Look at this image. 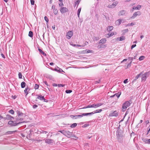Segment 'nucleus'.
<instances>
[{
    "instance_id": "nucleus-1",
    "label": "nucleus",
    "mask_w": 150,
    "mask_h": 150,
    "mask_svg": "<svg viewBox=\"0 0 150 150\" xmlns=\"http://www.w3.org/2000/svg\"><path fill=\"white\" fill-rule=\"evenodd\" d=\"M131 104L130 101H127L123 103L122 105V112L125 111L127 108Z\"/></svg>"
},
{
    "instance_id": "nucleus-2",
    "label": "nucleus",
    "mask_w": 150,
    "mask_h": 150,
    "mask_svg": "<svg viewBox=\"0 0 150 150\" xmlns=\"http://www.w3.org/2000/svg\"><path fill=\"white\" fill-rule=\"evenodd\" d=\"M120 125H119V127L117 128L116 132V135L117 138L118 139H119L120 137H122L123 136V131L121 129H120Z\"/></svg>"
},
{
    "instance_id": "nucleus-3",
    "label": "nucleus",
    "mask_w": 150,
    "mask_h": 150,
    "mask_svg": "<svg viewBox=\"0 0 150 150\" xmlns=\"http://www.w3.org/2000/svg\"><path fill=\"white\" fill-rule=\"evenodd\" d=\"M16 120H15L14 121L11 120L9 121L8 122V124L11 126H16L24 122H16Z\"/></svg>"
},
{
    "instance_id": "nucleus-4",
    "label": "nucleus",
    "mask_w": 150,
    "mask_h": 150,
    "mask_svg": "<svg viewBox=\"0 0 150 150\" xmlns=\"http://www.w3.org/2000/svg\"><path fill=\"white\" fill-rule=\"evenodd\" d=\"M142 81H145L146 79L149 76V72H146L144 73V74H142Z\"/></svg>"
},
{
    "instance_id": "nucleus-5",
    "label": "nucleus",
    "mask_w": 150,
    "mask_h": 150,
    "mask_svg": "<svg viewBox=\"0 0 150 150\" xmlns=\"http://www.w3.org/2000/svg\"><path fill=\"white\" fill-rule=\"evenodd\" d=\"M142 14L141 12L139 11L135 12L133 14V15L131 17V18L132 19H134L135 17H137V16H140Z\"/></svg>"
},
{
    "instance_id": "nucleus-6",
    "label": "nucleus",
    "mask_w": 150,
    "mask_h": 150,
    "mask_svg": "<svg viewBox=\"0 0 150 150\" xmlns=\"http://www.w3.org/2000/svg\"><path fill=\"white\" fill-rule=\"evenodd\" d=\"M125 36H122L119 38H117L112 40V42H113L115 41L119 40L122 41L125 40Z\"/></svg>"
},
{
    "instance_id": "nucleus-7",
    "label": "nucleus",
    "mask_w": 150,
    "mask_h": 150,
    "mask_svg": "<svg viewBox=\"0 0 150 150\" xmlns=\"http://www.w3.org/2000/svg\"><path fill=\"white\" fill-rule=\"evenodd\" d=\"M68 138H70L73 136V132H71L67 130H65L64 135Z\"/></svg>"
},
{
    "instance_id": "nucleus-8",
    "label": "nucleus",
    "mask_w": 150,
    "mask_h": 150,
    "mask_svg": "<svg viewBox=\"0 0 150 150\" xmlns=\"http://www.w3.org/2000/svg\"><path fill=\"white\" fill-rule=\"evenodd\" d=\"M73 33L72 31H69L67 33V38L68 39H70L71 37L73 36Z\"/></svg>"
},
{
    "instance_id": "nucleus-9",
    "label": "nucleus",
    "mask_w": 150,
    "mask_h": 150,
    "mask_svg": "<svg viewBox=\"0 0 150 150\" xmlns=\"http://www.w3.org/2000/svg\"><path fill=\"white\" fill-rule=\"evenodd\" d=\"M24 117H21V116L17 115L16 117L15 120L16 122H19V121H22Z\"/></svg>"
},
{
    "instance_id": "nucleus-10",
    "label": "nucleus",
    "mask_w": 150,
    "mask_h": 150,
    "mask_svg": "<svg viewBox=\"0 0 150 150\" xmlns=\"http://www.w3.org/2000/svg\"><path fill=\"white\" fill-rule=\"evenodd\" d=\"M118 115V113L116 110L114 111L113 112L110 113L109 115V117L115 116L117 117Z\"/></svg>"
},
{
    "instance_id": "nucleus-11",
    "label": "nucleus",
    "mask_w": 150,
    "mask_h": 150,
    "mask_svg": "<svg viewBox=\"0 0 150 150\" xmlns=\"http://www.w3.org/2000/svg\"><path fill=\"white\" fill-rule=\"evenodd\" d=\"M60 12L62 13H64L68 11V9L66 7H62L60 9Z\"/></svg>"
},
{
    "instance_id": "nucleus-12",
    "label": "nucleus",
    "mask_w": 150,
    "mask_h": 150,
    "mask_svg": "<svg viewBox=\"0 0 150 150\" xmlns=\"http://www.w3.org/2000/svg\"><path fill=\"white\" fill-rule=\"evenodd\" d=\"M118 2L117 1L114 2L113 4L110 5H109L108 6L109 8H114L118 4Z\"/></svg>"
},
{
    "instance_id": "nucleus-13",
    "label": "nucleus",
    "mask_w": 150,
    "mask_h": 150,
    "mask_svg": "<svg viewBox=\"0 0 150 150\" xmlns=\"http://www.w3.org/2000/svg\"><path fill=\"white\" fill-rule=\"evenodd\" d=\"M127 13L126 11L125 10H122L120 11L118 13L119 16L125 15Z\"/></svg>"
},
{
    "instance_id": "nucleus-14",
    "label": "nucleus",
    "mask_w": 150,
    "mask_h": 150,
    "mask_svg": "<svg viewBox=\"0 0 150 150\" xmlns=\"http://www.w3.org/2000/svg\"><path fill=\"white\" fill-rule=\"evenodd\" d=\"M54 142V140L51 139H48L45 140V142L49 144H52Z\"/></svg>"
},
{
    "instance_id": "nucleus-15",
    "label": "nucleus",
    "mask_w": 150,
    "mask_h": 150,
    "mask_svg": "<svg viewBox=\"0 0 150 150\" xmlns=\"http://www.w3.org/2000/svg\"><path fill=\"white\" fill-rule=\"evenodd\" d=\"M106 42V39L105 38H103L100 40L99 42V44H103L105 43Z\"/></svg>"
},
{
    "instance_id": "nucleus-16",
    "label": "nucleus",
    "mask_w": 150,
    "mask_h": 150,
    "mask_svg": "<svg viewBox=\"0 0 150 150\" xmlns=\"http://www.w3.org/2000/svg\"><path fill=\"white\" fill-rule=\"evenodd\" d=\"M16 112H17V115L20 116L21 117H24V114L19 110H17Z\"/></svg>"
},
{
    "instance_id": "nucleus-17",
    "label": "nucleus",
    "mask_w": 150,
    "mask_h": 150,
    "mask_svg": "<svg viewBox=\"0 0 150 150\" xmlns=\"http://www.w3.org/2000/svg\"><path fill=\"white\" fill-rule=\"evenodd\" d=\"M14 119V117L10 115H7L6 116V117L4 118V119L8 120H11L12 119Z\"/></svg>"
},
{
    "instance_id": "nucleus-18",
    "label": "nucleus",
    "mask_w": 150,
    "mask_h": 150,
    "mask_svg": "<svg viewBox=\"0 0 150 150\" xmlns=\"http://www.w3.org/2000/svg\"><path fill=\"white\" fill-rule=\"evenodd\" d=\"M55 71L58 72L59 73H61L62 72H64V71L61 68L57 67V68H55L54 69Z\"/></svg>"
},
{
    "instance_id": "nucleus-19",
    "label": "nucleus",
    "mask_w": 150,
    "mask_h": 150,
    "mask_svg": "<svg viewBox=\"0 0 150 150\" xmlns=\"http://www.w3.org/2000/svg\"><path fill=\"white\" fill-rule=\"evenodd\" d=\"M38 50L39 51V52L40 54H42L43 55L45 56H46V54L45 52H43L41 49L38 48Z\"/></svg>"
},
{
    "instance_id": "nucleus-20",
    "label": "nucleus",
    "mask_w": 150,
    "mask_h": 150,
    "mask_svg": "<svg viewBox=\"0 0 150 150\" xmlns=\"http://www.w3.org/2000/svg\"><path fill=\"white\" fill-rule=\"evenodd\" d=\"M142 74V72H141L140 74H138L136 76L134 77V80H137L138 78L140 77Z\"/></svg>"
},
{
    "instance_id": "nucleus-21",
    "label": "nucleus",
    "mask_w": 150,
    "mask_h": 150,
    "mask_svg": "<svg viewBox=\"0 0 150 150\" xmlns=\"http://www.w3.org/2000/svg\"><path fill=\"white\" fill-rule=\"evenodd\" d=\"M81 1L80 0H78L76 1L75 2L74 4V7H75L76 6V5H77V6H78L79 4Z\"/></svg>"
},
{
    "instance_id": "nucleus-22",
    "label": "nucleus",
    "mask_w": 150,
    "mask_h": 150,
    "mask_svg": "<svg viewBox=\"0 0 150 150\" xmlns=\"http://www.w3.org/2000/svg\"><path fill=\"white\" fill-rule=\"evenodd\" d=\"M102 111V109H98L93 111V112L94 114L96 113H99L101 112Z\"/></svg>"
},
{
    "instance_id": "nucleus-23",
    "label": "nucleus",
    "mask_w": 150,
    "mask_h": 150,
    "mask_svg": "<svg viewBox=\"0 0 150 150\" xmlns=\"http://www.w3.org/2000/svg\"><path fill=\"white\" fill-rule=\"evenodd\" d=\"M37 98L42 100H43V99H44V97L43 96H41L40 95L37 97Z\"/></svg>"
},
{
    "instance_id": "nucleus-24",
    "label": "nucleus",
    "mask_w": 150,
    "mask_h": 150,
    "mask_svg": "<svg viewBox=\"0 0 150 150\" xmlns=\"http://www.w3.org/2000/svg\"><path fill=\"white\" fill-rule=\"evenodd\" d=\"M25 85L26 83L24 81L22 82L21 83V87L22 88H24L25 87Z\"/></svg>"
},
{
    "instance_id": "nucleus-25",
    "label": "nucleus",
    "mask_w": 150,
    "mask_h": 150,
    "mask_svg": "<svg viewBox=\"0 0 150 150\" xmlns=\"http://www.w3.org/2000/svg\"><path fill=\"white\" fill-rule=\"evenodd\" d=\"M113 27L112 26H109L108 27V28L107 29V30L109 31H111L113 29Z\"/></svg>"
},
{
    "instance_id": "nucleus-26",
    "label": "nucleus",
    "mask_w": 150,
    "mask_h": 150,
    "mask_svg": "<svg viewBox=\"0 0 150 150\" xmlns=\"http://www.w3.org/2000/svg\"><path fill=\"white\" fill-rule=\"evenodd\" d=\"M122 20L120 19H118L117 21H116V23L117 25H119L122 22Z\"/></svg>"
},
{
    "instance_id": "nucleus-27",
    "label": "nucleus",
    "mask_w": 150,
    "mask_h": 150,
    "mask_svg": "<svg viewBox=\"0 0 150 150\" xmlns=\"http://www.w3.org/2000/svg\"><path fill=\"white\" fill-rule=\"evenodd\" d=\"M28 36L29 37L32 38L33 36V33L32 31H30L28 34Z\"/></svg>"
},
{
    "instance_id": "nucleus-28",
    "label": "nucleus",
    "mask_w": 150,
    "mask_h": 150,
    "mask_svg": "<svg viewBox=\"0 0 150 150\" xmlns=\"http://www.w3.org/2000/svg\"><path fill=\"white\" fill-rule=\"evenodd\" d=\"M103 105V103H98L96 104H95V108H97L99 106H100Z\"/></svg>"
},
{
    "instance_id": "nucleus-29",
    "label": "nucleus",
    "mask_w": 150,
    "mask_h": 150,
    "mask_svg": "<svg viewBox=\"0 0 150 150\" xmlns=\"http://www.w3.org/2000/svg\"><path fill=\"white\" fill-rule=\"evenodd\" d=\"M87 107H88V108H95V104H93L92 105H88L87 106Z\"/></svg>"
},
{
    "instance_id": "nucleus-30",
    "label": "nucleus",
    "mask_w": 150,
    "mask_h": 150,
    "mask_svg": "<svg viewBox=\"0 0 150 150\" xmlns=\"http://www.w3.org/2000/svg\"><path fill=\"white\" fill-rule=\"evenodd\" d=\"M121 94V92H119L118 93H116L115 94V96H116L117 97V98H118Z\"/></svg>"
},
{
    "instance_id": "nucleus-31",
    "label": "nucleus",
    "mask_w": 150,
    "mask_h": 150,
    "mask_svg": "<svg viewBox=\"0 0 150 150\" xmlns=\"http://www.w3.org/2000/svg\"><path fill=\"white\" fill-rule=\"evenodd\" d=\"M53 12L54 14L55 15L57 14L58 13V11L57 8L53 10Z\"/></svg>"
},
{
    "instance_id": "nucleus-32",
    "label": "nucleus",
    "mask_w": 150,
    "mask_h": 150,
    "mask_svg": "<svg viewBox=\"0 0 150 150\" xmlns=\"http://www.w3.org/2000/svg\"><path fill=\"white\" fill-rule=\"evenodd\" d=\"M77 125V124L76 123H74L72 124L70 126V127L71 128H74L76 127Z\"/></svg>"
},
{
    "instance_id": "nucleus-33",
    "label": "nucleus",
    "mask_w": 150,
    "mask_h": 150,
    "mask_svg": "<svg viewBox=\"0 0 150 150\" xmlns=\"http://www.w3.org/2000/svg\"><path fill=\"white\" fill-rule=\"evenodd\" d=\"M8 112L11 114H12V115H13L14 114V111L13 110H12V109H11L10 110H9V111H8Z\"/></svg>"
},
{
    "instance_id": "nucleus-34",
    "label": "nucleus",
    "mask_w": 150,
    "mask_h": 150,
    "mask_svg": "<svg viewBox=\"0 0 150 150\" xmlns=\"http://www.w3.org/2000/svg\"><path fill=\"white\" fill-rule=\"evenodd\" d=\"M144 58H145L144 56H140L139 58V59L140 61H141V60H143L144 59Z\"/></svg>"
},
{
    "instance_id": "nucleus-35",
    "label": "nucleus",
    "mask_w": 150,
    "mask_h": 150,
    "mask_svg": "<svg viewBox=\"0 0 150 150\" xmlns=\"http://www.w3.org/2000/svg\"><path fill=\"white\" fill-rule=\"evenodd\" d=\"M142 140L144 142H145L146 143H148V139H145L144 138H143L142 139Z\"/></svg>"
},
{
    "instance_id": "nucleus-36",
    "label": "nucleus",
    "mask_w": 150,
    "mask_h": 150,
    "mask_svg": "<svg viewBox=\"0 0 150 150\" xmlns=\"http://www.w3.org/2000/svg\"><path fill=\"white\" fill-rule=\"evenodd\" d=\"M142 6L140 5H138L136 7V9H137V10H139L141 8V6Z\"/></svg>"
},
{
    "instance_id": "nucleus-37",
    "label": "nucleus",
    "mask_w": 150,
    "mask_h": 150,
    "mask_svg": "<svg viewBox=\"0 0 150 150\" xmlns=\"http://www.w3.org/2000/svg\"><path fill=\"white\" fill-rule=\"evenodd\" d=\"M129 30L128 29H126L125 30H122V32L123 33H127L128 32Z\"/></svg>"
},
{
    "instance_id": "nucleus-38",
    "label": "nucleus",
    "mask_w": 150,
    "mask_h": 150,
    "mask_svg": "<svg viewBox=\"0 0 150 150\" xmlns=\"http://www.w3.org/2000/svg\"><path fill=\"white\" fill-rule=\"evenodd\" d=\"M28 88L27 87L26 88H25V90H24V92L26 94V95H27L28 94Z\"/></svg>"
},
{
    "instance_id": "nucleus-39",
    "label": "nucleus",
    "mask_w": 150,
    "mask_h": 150,
    "mask_svg": "<svg viewBox=\"0 0 150 150\" xmlns=\"http://www.w3.org/2000/svg\"><path fill=\"white\" fill-rule=\"evenodd\" d=\"M81 115H77L75 116V119H76L78 118H80L81 117Z\"/></svg>"
},
{
    "instance_id": "nucleus-40",
    "label": "nucleus",
    "mask_w": 150,
    "mask_h": 150,
    "mask_svg": "<svg viewBox=\"0 0 150 150\" xmlns=\"http://www.w3.org/2000/svg\"><path fill=\"white\" fill-rule=\"evenodd\" d=\"M72 91L70 90H67L66 91V93H70L72 92Z\"/></svg>"
},
{
    "instance_id": "nucleus-41",
    "label": "nucleus",
    "mask_w": 150,
    "mask_h": 150,
    "mask_svg": "<svg viewBox=\"0 0 150 150\" xmlns=\"http://www.w3.org/2000/svg\"><path fill=\"white\" fill-rule=\"evenodd\" d=\"M39 85L37 84H35V86L34 88L35 89H37L38 88Z\"/></svg>"
},
{
    "instance_id": "nucleus-42",
    "label": "nucleus",
    "mask_w": 150,
    "mask_h": 150,
    "mask_svg": "<svg viewBox=\"0 0 150 150\" xmlns=\"http://www.w3.org/2000/svg\"><path fill=\"white\" fill-rule=\"evenodd\" d=\"M44 19L47 23H48V21H49L48 18L46 16H45L44 17Z\"/></svg>"
},
{
    "instance_id": "nucleus-43",
    "label": "nucleus",
    "mask_w": 150,
    "mask_h": 150,
    "mask_svg": "<svg viewBox=\"0 0 150 150\" xmlns=\"http://www.w3.org/2000/svg\"><path fill=\"white\" fill-rule=\"evenodd\" d=\"M18 77L19 79H22V74L21 73L19 72L18 73Z\"/></svg>"
},
{
    "instance_id": "nucleus-44",
    "label": "nucleus",
    "mask_w": 150,
    "mask_h": 150,
    "mask_svg": "<svg viewBox=\"0 0 150 150\" xmlns=\"http://www.w3.org/2000/svg\"><path fill=\"white\" fill-rule=\"evenodd\" d=\"M31 4L32 5H34L35 3V0H30Z\"/></svg>"
},
{
    "instance_id": "nucleus-45",
    "label": "nucleus",
    "mask_w": 150,
    "mask_h": 150,
    "mask_svg": "<svg viewBox=\"0 0 150 150\" xmlns=\"http://www.w3.org/2000/svg\"><path fill=\"white\" fill-rule=\"evenodd\" d=\"M134 10H137V9H136V6H134L132 7L131 11L132 12L134 11Z\"/></svg>"
},
{
    "instance_id": "nucleus-46",
    "label": "nucleus",
    "mask_w": 150,
    "mask_h": 150,
    "mask_svg": "<svg viewBox=\"0 0 150 150\" xmlns=\"http://www.w3.org/2000/svg\"><path fill=\"white\" fill-rule=\"evenodd\" d=\"M65 86V84H58V86L59 87H64Z\"/></svg>"
},
{
    "instance_id": "nucleus-47",
    "label": "nucleus",
    "mask_w": 150,
    "mask_h": 150,
    "mask_svg": "<svg viewBox=\"0 0 150 150\" xmlns=\"http://www.w3.org/2000/svg\"><path fill=\"white\" fill-rule=\"evenodd\" d=\"M135 59V57H129L128 58V59H130L131 61H132L133 59Z\"/></svg>"
},
{
    "instance_id": "nucleus-48",
    "label": "nucleus",
    "mask_w": 150,
    "mask_h": 150,
    "mask_svg": "<svg viewBox=\"0 0 150 150\" xmlns=\"http://www.w3.org/2000/svg\"><path fill=\"white\" fill-rule=\"evenodd\" d=\"M114 34V33L113 32L111 33L110 34H108V35H109L108 38L112 36Z\"/></svg>"
},
{
    "instance_id": "nucleus-49",
    "label": "nucleus",
    "mask_w": 150,
    "mask_h": 150,
    "mask_svg": "<svg viewBox=\"0 0 150 150\" xmlns=\"http://www.w3.org/2000/svg\"><path fill=\"white\" fill-rule=\"evenodd\" d=\"M65 130H62V131H58L59 132H60L64 135V134L65 133Z\"/></svg>"
},
{
    "instance_id": "nucleus-50",
    "label": "nucleus",
    "mask_w": 150,
    "mask_h": 150,
    "mask_svg": "<svg viewBox=\"0 0 150 150\" xmlns=\"http://www.w3.org/2000/svg\"><path fill=\"white\" fill-rule=\"evenodd\" d=\"M59 6L61 7L64 6L62 2L60 3L59 4Z\"/></svg>"
},
{
    "instance_id": "nucleus-51",
    "label": "nucleus",
    "mask_w": 150,
    "mask_h": 150,
    "mask_svg": "<svg viewBox=\"0 0 150 150\" xmlns=\"http://www.w3.org/2000/svg\"><path fill=\"white\" fill-rule=\"evenodd\" d=\"M40 132L41 133H45V134H47V131H43V130H41L40 131Z\"/></svg>"
},
{
    "instance_id": "nucleus-52",
    "label": "nucleus",
    "mask_w": 150,
    "mask_h": 150,
    "mask_svg": "<svg viewBox=\"0 0 150 150\" xmlns=\"http://www.w3.org/2000/svg\"><path fill=\"white\" fill-rule=\"evenodd\" d=\"M52 9L53 10L54 9H56V8H55V6L54 5H53L52 6Z\"/></svg>"
},
{
    "instance_id": "nucleus-53",
    "label": "nucleus",
    "mask_w": 150,
    "mask_h": 150,
    "mask_svg": "<svg viewBox=\"0 0 150 150\" xmlns=\"http://www.w3.org/2000/svg\"><path fill=\"white\" fill-rule=\"evenodd\" d=\"M128 79H125L123 81V82L124 83H127L128 82Z\"/></svg>"
},
{
    "instance_id": "nucleus-54",
    "label": "nucleus",
    "mask_w": 150,
    "mask_h": 150,
    "mask_svg": "<svg viewBox=\"0 0 150 150\" xmlns=\"http://www.w3.org/2000/svg\"><path fill=\"white\" fill-rule=\"evenodd\" d=\"M44 83H45V84L47 86H49L48 83L47 82V81H43Z\"/></svg>"
},
{
    "instance_id": "nucleus-55",
    "label": "nucleus",
    "mask_w": 150,
    "mask_h": 150,
    "mask_svg": "<svg viewBox=\"0 0 150 150\" xmlns=\"http://www.w3.org/2000/svg\"><path fill=\"white\" fill-rule=\"evenodd\" d=\"M81 117L84 116H86L85 113H81Z\"/></svg>"
},
{
    "instance_id": "nucleus-56",
    "label": "nucleus",
    "mask_w": 150,
    "mask_h": 150,
    "mask_svg": "<svg viewBox=\"0 0 150 150\" xmlns=\"http://www.w3.org/2000/svg\"><path fill=\"white\" fill-rule=\"evenodd\" d=\"M38 107V105H34L33 106V108L34 109L37 108Z\"/></svg>"
},
{
    "instance_id": "nucleus-57",
    "label": "nucleus",
    "mask_w": 150,
    "mask_h": 150,
    "mask_svg": "<svg viewBox=\"0 0 150 150\" xmlns=\"http://www.w3.org/2000/svg\"><path fill=\"white\" fill-rule=\"evenodd\" d=\"M136 46V44L132 45L131 46V49H132L133 48H134V47H135Z\"/></svg>"
},
{
    "instance_id": "nucleus-58",
    "label": "nucleus",
    "mask_w": 150,
    "mask_h": 150,
    "mask_svg": "<svg viewBox=\"0 0 150 150\" xmlns=\"http://www.w3.org/2000/svg\"><path fill=\"white\" fill-rule=\"evenodd\" d=\"M93 114V112H91L87 113V114L88 115H92Z\"/></svg>"
},
{
    "instance_id": "nucleus-59",
    "label": "nucleus",
    "mask_w": 150,
    "mask_h": 150,
    "mask_svg": "<svg viewBox=\"0 0 150 150\" xmlns=\"http://www.w3.org/2000/svg\"><path fill=\"white\" fill-rule=\"evenodd\" d=\"M89 124H85L83 125V126H84V127H86L88 126H89Z\"/></svg>"
},
{
    "instance_id": "nucleus-60",
    "label": "nucleus",
    "mask_w": 150,
    "mask_h": 150,
    "mask_svg": "<svg viewBox=\"0 0 150 150\" xmlns=\"http://www.w3.org/2000/svg\"><path fill=\"white\" fill-rule=\"evenodd\" d=\"M131 66V64H130V63H129L127 65V68H128L129 67H130Z\"/></svg>"
},
{
    "instance_id": "nucleus-61",
    "label": "nucleus",
    "mask_w": 150,
    "mask_h": 150,
    "mask_svg": "<svg viewBox=\"0 0 150 150\" xmlns=\"http://www.w3.org/2000/svg\"><path fill=\"white\" fill-rule=\"evenodd\" d=\"M70 117L72 119H75V116L73 115H70Z\"/></svg>"
},
{
    "instance_id": "nucleus-62",
    "label": "nucleus",
    "mask_w": 150,
    "mask_h": 150,
    "mask_svg": "<svg viewBox=\"0 0 150 150\" xmlns=\"http://www.w3.org/2000/svg\"><path fill=\"white\" fill-rule=\"evenodd\" d=\"M81 10V8H79L78 10V13H80Z\"/></svg>"
},
{
    "instance_id": "nucleus-63",
    "label": "nucleus",
    "mask_w": 150,
    "mask_h": 150,
    "mask_svg": "<svg viewBox=\"0 0 150 150\" xmlns=\"http://www.w3.org/2000/svg\"><path fill=\"white\" fill-rule=\"evenodd\" d=\"M135 24V23H130V26H132Z\"/></svg>"
},
{
    "instance_id": "nucleus-64",
    "label": "nucleus",
    "mask_w": 150,
    "mask_h": 150,
    "mask_svg": "<svg viewBox=\"0 0 150 150\" xmlns=\"http://www.w3.org/2000/svg\"><path fill=\"white\" fill-rule=\"evenodd\" d=\"M1 55L2 56V57L4 58H5V56H4V55L2 53H1Z\"/></svg>"
}]
</instances>
